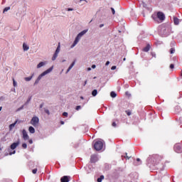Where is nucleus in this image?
<instances>
[{"instance_id":"f257e3e1","label":"nucleus","mask_w":182,"mask_h":182,"mask_svg":"<svg viewBox=\"0 0 182 182\" xmlns=\"http://www.w3.org/2000/svg\"><path fill=\"white\" fill-rule=\"evenodd\" d=\"M147 161L149 164L156 166V164H159L161 161V156L157 154L153 155L148 158Z\"/></svg>"},{"instance_id":"f03ea898","label":"nucleus","mask_w":182,"mask_h":182,"mask_svg":"<svg viewBox=\"0 0 182 182\" xmlns=\"http://www.w3.org/2000/svg\"><path fill=\"white\" fill-rule=\"evenodd\" d=\"M87 32V29L83 30L80 33H78L77 37L75 38V40L74 41L73 44L71 46V48H74V46H76V45H77V43H79V41H80V38H82L83 35H85Z\"/></svg>"},{"instance_id":"7ed1b4c3","label":"nucleus","mask_w":182,"mask_h":182,"mask_svg":"<svg viewBox=\"0 0 182 182\" xmlns=\"http://www.w3.org/2000/svg\"><path fill=\"white\" fill-rule=\"evenodd\" d=\"M53 70V67H51L48 68L47 70L44 71L43 73H41L36 80L34 85H38V83H39V80H41V79H42L43 76L48 75V73H50V72H52Z\"/></svg>"},{"instance_id":"20e7f679","label":"nucleus","mask_w":182,"mask_h":182,"mask_svg":"<svg viewBox=\"0 0 182 182\" xmlns=\"http://www.w3.org/2000/svg\"><path fill=\"white\" fill-rule=\"evenodd\" d=\"M152 18L154 19V21H156V19H159V21H164V19H166V16L164 15V12L161 11H158L156 13V15H153Z\"/></svg>"},{"instance_id":"39448f33","label":"nucleus","mask_w":182,"mask_h":182,"mask_svg":"<svg viewBox=\"0 0 182 182\" xmlns=\"http://www.w3.org/2000/svg\"><path fill=\"white\" fill-rule=\"evenodd\" d=\"M94 149L97 150V151H100L103 149V141H97L94 144Z\"/></svg>"},{"instance_id":"423d86ee","label":"nucleus","mask_w":182,"mask_h":182,"mask_svg":"<svg viewBox=\"0 0 182 182\" xmlns=\"http://www.w3.org/2000/svg\"><path fill=\"white\" fill-rule=\"evenodd\" d=\"M31 124H32V126H33L34 127H38V126H39V118L38 117H33L31 122H30Z\"/></svg>"},{"instance_id":"0eeeda50","label":"nucleus","mask_w":182,"mask_h":182,"mask_svg":"<svg viewBox=\"0 0 182 182\" xmlns=\"http://www.w3.org/2000/svg\"><path fill=\"white\" fill-rule=\"evenodd\" d=\"M173 150L176 153H182V144H176L173 146Z\"/></svg>"},{"instance_id":"6e6552de","label":"nucleus","mask_w":182,"mask_h":182,"mask_svg":"<svg viewBox=\"0 0 182 182\" xmlns=\"http://www.w3.org/2000/svg\"><path fill=\"white\" fill-rule=\"evenodd\" d=\"M60 52V43H58V46L57 47V49L55 50V52L52 58V60H56V58H58V55Z\"/></svg>"},{"instance_id":"1a4fd4ad","label":"nucleus","mask_w":182,"mask_h":182,"mask_svg":"<svg viewBox=\"0 0 182 182\" xmlns=\"http://www.w3.org/2000/svg\"><path fill=\"white\" fill-rule=\"evenodd\" d=\"M22 134L23 140H29V135H28V132H26V129H23Z\"/></svg>"},{"instance_id":"9d476101","label":"nucleus","mask_w":182,"mask_h":182,"mask_svg":"<svg viewBox=\"0 0 182 182\" xmlns=\"http://www.w3.org/2000/svg\"><path fill=\"white\" fill-rule=\"evenodd\" d=\"M98 159H97V155L96 154H92L90 156V163H96V161H97Z\"/></svg>"},{"instance_id":"9b49d317","label":"nucleus","mask_w":182,"mask_h":182,"mask_svg":"<svg viewBox=\"0 0 182 182\" xmlns=\"http://www.w3.org/2000/svg\"><path fill=\"white\" fill-rule=\"evenodd\" d=\"M61 182H69L70 181V176H64L60 178Z\"/></svg>"},{"instance_id":"f8f14e48","label":"nucleus","mask_w":182,"mask_h":182,"mask_svg":"<svg viewBox=\"0 0 182 182\" xmlns=\"http://www.w3.org/2000/svg\"><path fill=\"white\" fill-rule=\"evenodd\" d=\"M19 146V141H18L17 142H14L11 145V150H15V149H16V146Z\"/></svg>"},{"instance_id":"ddd939ff","label":"nucleus","mask_w":182,"mask_h":182,"mask_svg":"<svg viewBox=\"0 0 182 182\" xmlns=\"http://www.w3.org/2000/svg\"><path fill=\"white\" fill-rule=\"evenodd\" d=\"M150 44H147L146 46L142 49V50L143 52H149V50H150Z\"/></svg>"},{"instance_id":"4468645a","label":"nucleus","mask_w":182,"mask_h":182,"mask_svg":"<svg viewBox=\"0 0 182 182\" xmlns=\"http://www.w3.org/2000/svg\"><path fill=\"white\" fill-rule=\"evenodd\" d=\"M173 23L175 25H178L180 23V19L177 17H173Z\"/></svg>"},{"instance_id":"2eb2a0df","label":"nucleus","mask_w":182,"mask_h":182,"mask_svg":"<svg viewBox=\"0 0 182 182\" xmlns=\"http://www.w3.org/2000/svg\"><path fill=\"white\" fill-rule=\"evenodd\" d=\"M16 123H18V120L15 121L14 123L9 125V130H12L16 126Z\"/></svg>"},{"instance_id":"dca6fc26","label":"nucleus","mask_w":182,"mask_h":182,"mask_svg":"<svg viewBox=\"0 0 182 182\" xmlns=\"http://www.w3.org/2000/svg\"><path fill=\"white\" fill-rule=\"evenodd\" d=\"M75 61H73V62L72 63V64L69 66V68H68V70H67V73H69V72H70L72 68H73V66H75Z\"/></svg>"},{"instance_id":"f3484780","label":"nucleus","mask_w":182,"mask_h":182,"mask_svg":"<svg viewBox=\"0 0 182 182\" xmlns=\"http://www.w3.org/2000/svg\"><path fill=\"white\" fill-rule=\"evenodd\" d=\"M28 132L31 133V134H33V133H35V128H33V127H29Z\"/></svg>"},{"instance_id":"a211bd4d","label":"nucleus","mask_w":182,"mask_h":182,"mask_svg":"<svg viewBox=\"0 0 182 182\" xmlns=\"http://www.w3.org/2000/svg\"><path fill=\"white\" fill-rule=\"evenodd\" d=\"M23 49L25 51L29 50V46H28V45H26V43H23Z\"/></svg>"},{"instance_id":"6ab92c4d","label":"nucleus","mask_w":182,"mask_h":182,"mask_svg":"<svg viewBox=\"0 0 182 182\" xmlns=\"http://www.w3.org/2000/svg\"><path fill=\"white\" fill-rule=\"evenodd\" d=\"M102 180H105V176L102 175L100 178H97V182H102Z\"/></svg>"},{"instance_id":"aec40b11","label":"nucleus","mask_w":182,"mask_h":182,"mask_svg":"<svg viewBox=\"0 0 182 182\" xmlns=\"http://www.w3.org/2000/svg\"><path fill=\"white\" fill-rule=\"evenodd\" d=\"M44 65H45V63L41 62V63H39L38 64L37 68L39 69L40 68H42V66H44Z\"/></svg>"},{"instance_id":"412c9836","label":"nucleus","mask_w":182,"mask_h":182,"mask_svg":"<svg viewBox=\"0 0 182 182\" xmlns=\"http://www.w3.org/2000/svg\"><path fill=\"white\" fill-rule=\"evenodd\" d=\"M110 96H111V97H116V96H117V95L116 94V92L112 91L110 93Z\"/></svg>"},{"instance_id":"4be33fe9","label":"nucleus","mask_w":182,"mask_h":182,"mask_svg":"<svg viewBox=\"0 0 182 182\" xmlns=\"http://www.w3.org/2000/svg\"><path fill=\"white\" fill-rule=\"evenodd\" d=\"M92 96H96L97 95V90H94L92 92Z\"/></svg>"},{"instance_id":"5701e85b","label":"nucleus","mask_w":182,"mask_h":182,"mask_svg":"<svg viewBox=\"0 0 182 182\" xmlns=\"http://www.w3.org/2000/svg\"><path fill=\"white\" fill-rule=\"evenodd\" d=\"M125 113H127V116H132V111L130 109L126 110Z\"/></svg>"},{"instance_id":"b1692460","label":"nucleus","mask_w":182,"mask_h":182,"mask_svg":"<svg viewBox=\"0 0 182 182\" xmlns=\"http://www.w3.org/2000/svg\"><path fill=\"white\" fill-rule=\"evenodd\" d=\"M25 80H26V82H29L30 80H32V76L25 77Z\"/></svg>"},{"instance_id":"393cba45","label":"nucleus","mask_w":182,"mask_h":182,"mask_svg":"<svg viewBox=\"0 0 182 182\" xmlns=\"http://www.w3.org/2000/svg\"><path fill=\"white\" fill-rule=\"evenodd\" d=\"M176 52V49H174V48H171V49H170V53L171 54H173V53H174Z\"/></svg>"},{"instance_id":"a878e982","label":"nucleus","mask_w":182,"mask_h":182,"mask_svg":"<svg viewBox=\"0 0 182 182\" xmlns=\"http://www.w3.org/2000/svg\"><path fill=\"white\" fill-rule=\"evenodd\" d=\"M9 9H11V7H6V8L4 9V13L7 12V11H9Z\"/></svg>"},{"instance_id":"bb28decb","label":"nucleus","mask_w":182,"mask_h":182,"mask_svg":"<svg viewBox=\"0 0 182 182\" xmlns=\"http://www.w3.org/2000/svg\"><path fill=\"white\" fill-rule=\"evenodd\" d=\"M44 112H45V113H46L47 114H50V112H49V109H44Z\"/></svg>"},{"instance_id":"cd10ccee","label":"nucleus","mask_w":182,"mask_h":182,"mask_svg":"<svg viewBox=\"0 0 182 182\" xmlns=\"http://www.w3.org/2000/svg\"><path fill=\"white\" fill-rule=\"evenodd\" d=\"M37 172H38V169L37 168H35V169L32 170L33 174H36Z\"/></svg>"},{"instance_id":"c85d7f7f","label":"nucleus","mask_w":182,"mask_h":182,"mask_svg":"<svg viewBox=\"0 0 182 182\" xmlns=\"http://www.w3.org/2000/svg\"><path fill=\"white\" fill-rule=\"evenodd\" d=\"M23 149H26L28 147V145L26 144H22Z\"/></svg>"},{"instance_id":"c756f323","label":"nucleus","mask_w":182,"mask_h":182,"mask_svg":"<svg viewBox=\"0 0 182 182\" xmlns=\"http://www.w3.org/2000/svg\"><path fill=\"white\" fill-rule=\"evenodd\" d=\"M16 82L15 81V79L13 78V85L15 87H16Z\"/></svg>"},{"instance_id":"7c9ffc66","label":"nucleus","mask_w":182,"mask_h":182,"mask_svg":"<svg viewBox=\"0 0 182 182\" xmlns=\"http://www.w3.org/2000/svg\"><path fill=\"white\" fill-rule=\"evenodd\" d=\"M111 11L113 15H114L116 14V11H114V8H111Z\"/></svg>"},{"instance_id":"2f4dec72","label":"nucleus","mask_w":182,"mask_h":182,"mask_svg":"<svg viewBox=\"0 0 182 182\" xmlns=\"http://www.w3.org/2000/svg\"><path fill=\"white\" fill-rule=\"evenodd\" d=\"M151 55L152 58H156V53L151 52Z\"/></svg>"},{"instance_id":"473e14b6","label":"nucleus","mask_w":182,"mask_h":182,"mask_svg":"<svg viewBox=\"0 0 182 182\" xmlns=\"http://www.w3.org/2000/svg\"><path fill=\"white\" fill-rule=\"evenodd\" d=\"M136 161H140V163L139 164H136V166H139V164H141V161L140 159L137 158L136 159Z\"/></svg>"},{"instance_id":"72a5a7b5","label":"nucleus","mask_w":182,"mask_h":182,"mask_svg":"<svg viewBox=\"0 0 182 182\" xmlns=\"http://www.w3.org/2000/svg\"><path fill=\"white\" fill-rule=\"evenodd\" d=\"M116 65H113L112 68H111V70H116Z\"/></svg>"},{"instance_id":"f704fd0d","label":"nucleus","mask_w":182,"mask_h":182,"mask_svg":"<svg viewBox=\"0 0 182 182\" xmlns=\"http://www.w3.org/2000/svg\"><path fill=\"white\" fill-rule=\"evenodd\" d=\"M75 109H76V110H80V109H81L80 105L77 106Z\"/></svg>"},{"instance_id":"c9c22d12","label":"nucleus","mask_w":182,"mask_h":182,"mask_svg":"<svg viewBox=\"0 0 182 182\" xmlns=\"http://www.w3.org/2000/svg\"><path fill=\"white\" fill-rule=\"evenodd\" d=\"M112 126L113 127H116V126H117V124L114 122H112Z\"/></svg>"},{"instance_id":"e433bc0d","label":"nucleus","mask_w":182,"mask_h":182,"mask_svg":"<svg viewBox=\"0 0 182 182\" xmlns=\"http://www.w3.org/2000/svg\"><path fill=\"white\" fill-rule=\"evenodd\" d=\"M63 116H65V117H68V112H63Z\"/></svg>"},{"instance_id":"4c0bfd02","label":"nucleus","mask_w":182,"mask_h":182,"mask_svg":"<svg viewBox=\"0 0 182 182\" xmlns=\"http://www.w3.org/2000/svg\"><path fill=\"white\" fill-rule=\"evenodd\" d=\"M170 68L171 69H174V64H171L170 65Z\"/></svg>"},{"instance_id":"58836bf2","label":"nucleus","mask_w":182,"mask_h":182,"mask_svg":"<svg viewBox=\"0 0 182 182\" xmlns=\"http://www.w3.org/2000/svg\"><path fill=\"white\" fill-rule=\"evenodd\" d=\"M28 143L30 144H32L33 143V141L32 139H28Z\"/></svg>"},{"instance_id":"ea45409f","label":"nucleus","mask_w":182,"mask_h":182,"mask_svg":"<svg viewBox=\"0 0 182 182\" xmlns=\"http://www.w3.org/2000/svg\"><path fill=\"white\" fill-rule=\"evenodd\" d=\"M125 157H126V159H128V160H129V159H130L132 156H127V153H126L125 154Z\"/></svg>"},{"instance_id":"a19ab883","label":"nucleus","mask_w":182,"mask_h":182,"mask_svg":"<svg viewBox=\"0 0 182 182\" xmlns=\"http://www.w3.org/2000/svg\"><path fill=\"white\" fill-rule=\"evenodd\" d=\"M108 65H110V61H107V62H106L105 65H106V66H108Z\"/></svg>"},{"instance_id":"79ce46f5","label":"nucleus","mask_w":182,"mask_h":182,"mask_svg":"<svg viewBox=\"0 0 182 182\" xmlns=\"http://www.w3.org/2000/svg\"><path fill=\"white\" fill-rule=\"evenodd\" d=\"M92 69H96V65H92Z\"/></svg>"},{"instance_id":"37998d69","label":"nucleus","mask_w":182,"mask_h":182,"mask_svg":"<svg viewBox=\"0 0 182 182\" xmlns=\"http://www.w3.org/2000/svg\"><path fill=\"white\" fill-rule=\"evenodd\" d=\"M22 109H23V106H21L20 108H18L17 110L19 111V110H22Z\"/></svg>"},{"instance_id":"c03bdc74","label":"nucleus","mask_w":182,"mask_h":182,"mask_svg":"<svg viewBox=\"0 0 182 182\" xmlns=\"http://www.w3.org/2000/svg\"><path fill=\"white\" fill-rule=\"evenodd\" d=\"M86 85H87V80H85L84 82V86H86Z\"/></svg>"},{"instance_id":"a18cd8bd","label":"nucleus","mask_w":182,"mask_h":182,"mask_svg":"<svg viewBox=\"0 0 182 182\" xmlns=\"http://www.w3.org/2000/svg\"><path fill=\"white\" fill-rule=\"evenodd\" d=\"M15 153H16V151H14L12 153H10V156H11V154H15Z\"/></svg>"},{"instance_id":"49530a36","label":"nucleus","mask_w":182,"mask_h":182,"mask_svg":"<svg viewBox=\"0 0 182 182\" xmlns=\"http://www.w3.org/2000/svg\"><path fill=\"white\" fill-rule=\"evenodd\" d=\"M68 11H73V9L69 8V9H68Z\"/></svg>"},{"instance_id":"de8ad7c7","label":"nucleus","mask_w":182,"mask_h":182,"mask_svg":"<svg viewBox=\"0 0 182 182\" xmlns=\"http://www.w3.org/2000/svg\"><path fill=\"white\" fill-rule=\"evenodd\" d=\"M43 107V104H41V105H40V108L42 109Z\"/></svg>"},{"instance_id":"09e8293b","label":"nucleus","mask_w":182,"mask_h":182,"mask_svg":"<svg viewBox=\"0 0 182 182\" xmlns=\"http://www.w3.org/2000/svg\"><path fill=\"white\" fill-rule=\"evenodd\" d=\"M60 124H65V122L60 121Z\"/></svg>"},{"instance_id":"8fccbe9b","label":"nucleus","mask_w":182,"mask_h":182,"mask_svg":"<svg viewBox=\"0 0 182 182\" xmlns=\"http://www.w3.org/2000/svg\"><path fill=\"white\" fill-rule=\"evenodd\" d=\"M103 26H104V25H103V24H101V25L100 26V28H103Z\"/></svg>"},{"instance_id":"3c124183","label":"nucleus","mask_w":182,"mask_h":182,"mask_svg":"<svg viewBox=\"0 0 182 182\" xmlns=\"http://www.w3.org/2000/svg\"><path fill=\"white\" fill-rule=\"evenodd\" d=\"M1 110H2V107H0V112H1Z\"/></svg>"},{"instance_id":"603ef678","label":"nucleus","mask_w":182,"mask_h":182,"mask_svg":"<svg viewBox=\"0 0 182 182\" xmlns=\"http://www.w3.org/2000/svg\"><path fill=\"white\" fill-rule=\"evenodd\" d=\"M88 70H91V68H88Z\"/></svg>"},{"instance_id":"864d4df0","label":"nucleus","mask_w":182,"mask_h":182,"mask_svg":"<svg viewBox=\"0 0 182 182\" xmlns=\"http://www.w3.org/2000/svg\"><path fill=\"white\" fill-rule=\"evenodd\" d=\"M123 60H126V58H124L123 59Z\"/></svg>"},{"instance_id":"5fc2aeb1","label":"nucleus","mask_w":182,"mask_h":182,"mask_svg":"<svg viewBox=\"0 0 182 182\" xmlns=\"http://www.w3.org/2000/svg\"><path fill=\"white\" fill-rule=\"evenodd\" d=\"M94 79H96V77H95Z\"/></svg>"}]
</instances>
